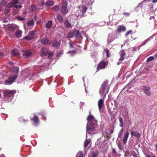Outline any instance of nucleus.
Masks as SVG:
<instances>
[{
    "mask_svg": "<svg viewBox=\"0 0 157 157\" xmlns=\"http://www.w3.org/2000/svg\"><path fill=\"white\" fill-rule=\"evenodd\" d=\"M11 54L13 56L19 57L20 56V53L15 49H13L11 51Z\"/></svg>",
    "mask_w": 157,
    "mask_h": 157,
    "instance_id": "f3484780",
    "label": "nucleus"
},
{
    "mask_svg": "<svg viewBox=\"0 0 157 157\" xmlns=\"http://www.w3.org/2000/svg\"><path fill=\"white\" fill-rule=\"evenodd\" d=\"M35 35V31L34 30H32L29 32L28 35L24 38L27 40H30L33 38Z\"/></svg>",
    "mask_w": 157,
    "mask_h": 157,
    "instance_id": "6e6552de",
    "label": "nucleus"
},
{
    "mask_svg": "<svg viewBox=\"0 0 157 157\" xmlns=\"http://www.w3.org/2000/svg\"><path fill=\"white\" fill-rule=\"evenodd\" d=\"M5 96L8 98H9L13 96L15 93V91L13 90H5L4 92Z\"/></svg>",
    "mask_w": 157,
    "mask_h": 157,
    "instance_id": "9d476101",
    "label": "nucleus"
},
{
    "mask_svg": "<svg viewBox=\"0 0 157 157\" xmlns=\"http://www.w3.org/2000/svg\"><path fill=\"white\" fill-rule=\"evenodd\" d=\"M51 44L52 47H55L56 48H58L60 45V44L57 41H55L54 43L52 42Z\"/></svg>",
    "mask_w": 157,
    "mask_h": 157,
    "instance_id": "4be33fe9",
    "label": "nucleus"
},
{
    "mask_svg": "<svg viewBox=\"0 0 157 157\" xmlns=\"http://www.w3.org/2000/svg\"><path fill=\"white\" fill-rule=\"evenodd\" d=\"M142 87V90L144 91V92L146 95L148 96H149L151 95V88L150 87L145 86H143Z\"/></svg>",
    "mask_w": 157,
    "mask_h": 157,
    "instance_id": "1a4fd4ad",
    "label": "nucleus"
},
{
    "mask_svg": "<svg viewBox=\"0 0 157 157\" xmlns=\"http://www.w3.org/2000/svg\"><path fill=\"white\" fill-rule=\"evenodd\" d=\"M120 57L119 59V61H122L124 59V56L126 55V53L124 50H121L119 52Z\"/></svg>",
    "mask_w": 157,
    "mask_h": 157,
    "instance_id": "ddd939ff",
    "label": "nucleus"
},
{
    "mask_svg": "<svg viewBox=\"0 0 157 157\" xmlns=\"http://www.w3.org/2000/svg\"><path fill=\"white\" fill-rule=\"evenodd\" d=\"M17 19L20 21H23L25 20V18L24 17H21L20 16H18Z\"/></svg>",
    "mask_w": 157,
    "mask_h": 157,
    "instance_id": "49530a36",
    "label": "nucleus"
},
{
    "mask_svg": "<svg viewBox=\"0 0 157 157\" xmlns=\"http://www.w3.org/2000/svg\"><path fill=\"white\" fill-rule=\"evenodd\" d=\"M31 120L33 121L35 123H37L39 122V120L37 116L34 115L33 118H31Z\"/></svg>",
    "mask_w": 157,
    "mask_h": 157,
    "instance_id": "b1692460",
    "label": "nucleus"
},
{
    "mask_svg": "<svg viewBox=\"0 0 157 157\" xmlns=\"http://www.w3.org/2000/svg\"><path fill=\"white\" fill-rule=\"evenodd\" d=\"M87 120L88 122H93V121L94 120V118L93 116L92 115H90L88 116Z\"/></svg>",
    "mask_w": 157,
    "mask_h": 157,
    "instance_id": "393cba45",
    "label": "nucleus"
},
{
    "mask_svg": "<svg viewBox=\"0 0 157 157\" xmlns=\"http://www.w3.org/2000/svg\"><path fill=\"white\" fill-rule=\"evenodd\" d=\"M146 157H151L149 155H146Z\"/></svg>",
    "mask_w": 157,
    "mask_h": 157,
    "instance_id": "69168bd1",
    "label": "nucleus"
},
{
    "mask_svg": "<svg viewBox=\"0 0 157 157\" xmlns=\"http://www.w3.org/2000/svg\"><path fill=\"white\" fill-rule=\"evenodd\" d=\"M119 121L120 123V126L121 127H123V119L121 117H120L119 118Z\"/></svg>",
    "mask_w": 157,
    "mask_h": 157,
    "instance_id": "f704fd0d",
    "label": "nucleus"
},
{
    "mask_svg": "<svg viewBox=\"0 0 157 157\" xmlns=\"http://www.w3.org/2000/svg\"><path fill=\"white\" fill-rule=\"evenodd\" d=\"M123 14L125 16H128L130 15V13L127 12H124Z\"/></svg>",
    "mask_w": 157,
    "mask_h": 157,
    "instance_id": "3c124183",
    "label": "nucleus"
},
{
    "mask_svg": "<svg viewBox=\"0 0 157 157\" xmlns=\"http://www.w3.org/2000/svg\"><path fill=\"white\" fill-rule=\"evenodd\" d=\"M112 152L114 155H117V153L116 151V150L114 148H112Z\"/></svg>",
    "mask_w": 157,
    "mask_h": 157,
    "instance_id": "de8ad7c7",
    "label": "nucleus"
},
{
    "mask_svg": "<svg viewBox=\"0 0 157 157\" xmlns=\"http://www.w3.org/2000/svg\"><path fill=\"white\" fill-rule=\"evenodd\" d=\"M24 14H26L27 13L26 12H24Z\"/></svg>",
    "mask_w": 157,
    "mask_h": 157,
    "instance_id": "338daca9",
    "label": "nucleus"
},
{
    "mask_svg": "<svg viewBox=\"0 0 157 157\" xmlns=\"http://www.w3.org/2000/svg\"><path fill=\"white\" fill-rule=\"evenodd\" d=\"M54 4V3L53 1H49L46 2L44 5L47 6H53Z\"/></svg>",
    "mask_w": 157,
    "mask_h": 157,
    "instance_id": "bb28decb",
    "label": "nucleus"
},
{
    "mask_svg": "<svg viewBox=\"0 0 157 157\" xmlns=\"http://www.w3.org/2000/svg\"><path fill=\"white\" fill-rule=\"evenodd\" d=\"M69 44L70 48H74V45H75V44L73 42H69Z\"/></svg>",
    "mask_w": 157,
    "mask_h": 157,
    "instance_id": "a19ab883",
    "label": "nucleus"
},
{
    "mask_svg": "<svg viewBox=\"0 0 157 157\" xmlns=\"http://www.w3.org/2000/svg\"><path fill=\"white\" fill-rule=\"evenodd\" d=\"M4 54L3 52H0V56H3Z\"/></svg>",
    "mask_w": 157,
    "mask_h": 157,
    "instance_id": "bf43d9fd",
    "label": "nucleus"
},
{
    "mask_svg": "<svg viewBox=\"0 0 157 157\" xmlns=\"http://www.w3.org/2000/svg\"><path fill=\"white\" fill-rule=\"evenodd\" d=\"M34 22L33 20H30L27 23V25L29 26H32L34 24Z\"/></svg>",
    "mask_w": 157,
    "mask_h": 157,
    "instance_id": "e433bc0d",
    "label": "nucleus"
},
{
    "mask_svg": "<svg viewBox=\"0 0 157 157\" xmlns=\"http://www.w3.org/2000/svg\"><path fill=\"white\" fill-rule=\"evenodd\" d=\"M11 70L13 72L18 73L19 71V69L18 67H13Z\"/></svg>",
    "mask_w": 157,
    "mask_h": 157,
    "instance_id": "72a5a7b5",
    "label": "nucleus"
},
{
    "mask_svg": "<svg viewBox=\"0 0 157 157\" xmlns=\"http://www.w3.org/2000/svg\"><path fill=\"white\" fill-rule=\"evenodd\" d=\"M82 2L87 5H91L93 3V2L91 1V0H82Z\"/></svg>",
    "mask_w": 157,
    "mask_h": 157,
    "instance_id": "c85d7f7f",
    "label": "nucleus"
},
{
    "mask_svg": "<svg viewBox=\"0 0 157 157\" xmlns=\"http://www.w3.org/2000/svg\"><path fill=\"white\" fill-rule=\"evenodd\" d=\"M74 36V33L73 31L69 32L68 34V37L69 38H72L73 36Z\"/></svg>",
    "mask_w": 157,
    "mask_h": 157,
    "instance_id": "2f4dec72",
    "label": "nucleus"
},
{
    "mask_svg": "<svg viewBox=\"0 0 157 157\" xmlns=\"http://www.w3.org/2000/svg\"><path fill=\"white\" fill-rule=\"evenodd\" d=\"M41 43L42 44L51 45L52 42L49 40L48 39L44 38L41 40Z\"/></svg>",
    "mask_w": 157,
    "mask_h": 157,
    "instance_id": "f8f14e48",
    "label": "nucleus"
},
{
    "mask_svg": "<svg viewBox=\"0 0 157 157\" xmlns=\"http://www.w3.org/2000/svg\"><path fill=\"white\" fill-rule=\"evenodd\" d=\"M17 75L11 76H10L7 80L5 82V84L6 85H10L17 78Z\"/></svg>",
    "mask_w": 157,
    "mask_h": 157,
    "instance_id": "20e7f679",
    "label": "nucleus"
},
{
    "mask_svg": "<svg viewBox=\"0 0 157 157\" xmlns=\"http://www.w3.org/2000/svg\"><path fill=\"white\" fill-rule=\"evenodd\" d=\"M6 4V2L5 0H3L1 1V5H2L3 6H4Z\"/></svg>",
    "mask_w": 157,
    "mask_h": 157,
    "instance_id": "8fccbe9b",
    "label": "nucleus"
},
{
    "mask_svg": "<svg viewBox=\"0 0 157 157\" xmlns=\"http://www.w3.org/2000/svg\"><path fill=\"white\" fill-rule=\"evenodd\" d=\"M54 53L52 52H49L48 53V58L52 57L53 56Z\"/></svg>",
    "mask_w": 157,
    "mask_h": 157,
    "instance_id": "ea45409f",
    "label": "nucleus"
},
{
    "mask_svg": "<svg viewBox=\"0 0 157 157\" xmlns=\"http://www.w3.org/2000/svg\"><path fill=\"white\" fill-rule=\"evenodd\" d=\"M109 88L110 86L108 84V81H104L101 85L99 91L101 95H103L105 94L103 97L104 99L106 97V94L108 93Z\"/></svg>",
    "mask_w": 157,
    "mask_h": 157,
    "instance_id": "f257e3e1",
    "label": "nucleus"
},
{
    "mask_svg": "<svg viewBox=\"0 0 157 157\" xmlns=\"http://www.w3.org/2000/svg\"><path fill=\"white\" fill-rule=\"evenodd\" d=\"M57 20L60 23H63V19L62 16L59 14H58L57 15Z\"/></svg>",
    "mask_w": 157,
    "mask_h": 157,
    "instance_id": "5701e85b",
    "label": "nucleus"
},
{
    "mask_svg": "<svg viewBox=\"0 0 157 157\" xmlns=\"http://www.w3.org/2000/svg\"><path fill=\"white\" fill-rule=\"evenodd\" d=\"M125 27L122 25H120L118 26V29H117V31L118 33H120L121 31H124L126 30Z\"/></svg>",
    "mask_w": 157,
    "mask_h": 157,
    "instance_id": "aec40b11",
    "label": "nucleus"
},
{
    "mask_svg": "<svg viewBox=\"0 0 157 157\" xmlns=\"http://www.w3.org/2000/svg\"><path fill=\"white\" fill-rule=\"evenodd\" d=\"M131 35V37L133 40H135L136 39V38L135 36L134 35V34L132 33V30H130L129 31H128L125 34V36H128L129 34Z\"/></svg>",
    "mask_w": 157,
    "mask_h": 157,
    "instance_id": "6ab92c4d",
    "label": "nucleus"
},
{
    "mask_svg": "<svg viewBox=\"0 0 157 157\" xmlns=\"http://www.w3.org/2000/svg\"><path fill=\"white\" fill-rule=\"evenodd\" d=\"M73 32L74 33V36L75 37L77 38H79L82 37L81 34L79 31L77 30H73Z\"/></svg>",
    "mask_w": 157,
    "mask_h": 157,
    "instance_id": "dca6fc26",
    "label": "nucleus"
},
{
    "mask_svg": "<svg viewBox=\"0 0 157 157\" xmlns=\"http://www.w3.org/2000/svg\"><path fill=\"white\" fill-rule=\"evenodd\" d=\"M23 55L26 58H27L31 55L32 53L30 51H26L24 52Z\"/></svg>",
    "mask_w": 157,
    "mask_h": 157,
    "instance_id": "a878e982",
    "label": "nucleus"
},
{
    "mask_svg": "<svg viewBox=\"0 0 157 157\" xmlns=\"http://www.w3.org/2000/svg\"><path fill=\"white\" fill-rule=\"evenodd\" d=\"M59 9V6L56 5L52 8V10L53 11L55 12H56L58 11Z\"/></svg>",
    "mask_w": 157,
    "mask_h": 157,
    "instance_id": "c9c22d12",
    "label": "nucleus"
},
{
    "mask_svg": "<svg viewBox=\"0 0 157 157\" xmlns=\"http://www.w3.org/2000/svg\"><path fill=\"white\" fill-rule=\"evenodd\" d=\"M63 52H59L56 55V56L57 58L61 56L62 55Z\"/></svg>",
    "mask_w": 157,
    "mask_h": 157,
    "instance_id": "09e8293b",
    "label": "nucleus"
},
{
    "mask_svg": "<svg viewBox=\"0 0 157 157\" xmlns=\"http://www.w3.org/2000/svg\"><path fill=\"white\" fill-rule=\"evenodd\" d=\"M87 10V8L85 6H79L75 12V14L78 18H81L84 16V14Z\"/></svg>",
    "mask_w": 157,
    "mask_h": 157,
    "instance_id": "7ed1b4c3",
    "label": "nucleus"
},
{
    "mask_svg": "<svg viewBox=\"0 0 157 157\" xmlns=\"http://www.w3.org/2000/svg\"><path fill=\"white\" fill-rule=\"evenodd\" d=\"M104 52L106 53V56L107 58H109L110 56V54L109 52V51L108 49L106 48L104 50Z\"/></svg>",
    "mask_w": 157,
    "mask_h": 157,
    "instance_id": "58836bf2",
    "label": "nucleus"
},
{
    "mask_svg": "<svg viewBox=\"0 0 157 157\" xmlns=\"http://www.w3.org/2000/svg\"><path fill=\"white\" fill-rule=\"evenodd\" d=\"M155 18V17L154 16H151L150 17V19L151 20V19H153Z\"/></svg>",
    "mask_w": 157,
    "mask_h": 157,
    "instance_id": "052dcab7",
    "label": "nucleus"
},
{
    "mask_svg": "<svg viewBox=\"0 0 157 157\" xmlns=\"http://www.w3.org/2000/svg\"><path fill=\"white\" fill-rule=\"evenodd\" d=\"M157 0H153L152 1L153 3H156L157 2Z\"/></svg>",
    "mask_w": 157,
    "mask_h": 157,
    "instance_id": "e2e57ef3",
    "label": "nucleus"
},
{
    "mask_svg": "<svg viewBox=\"0 0 157 157\" xmlns=\"http://www.w3.org/2000/svg\"><path fill=\"white\" fill-rule=\"evenodd\" d=\"M48 49L47 48H42L40 53L41 56L42 57L46 56L48 55Z\"/></svg>",
    "mask_w": 157,
    "mask_h": 157,
    "instance_id": "9b49d317",
    "label": "nucleus"
},
{
    "mask_svg": "<svg viewBox=\"0 0 157 157\" xmlns=\"http://www.w3.org/2000/svg\"><path fill=\"white\" fill-rule=\"evenodd\" d=\"M123 132V129H121V130L120 131V132H121V133H122V132Z\"/></svg>",
    "mask_w": 157,
    "mask_h": 157,
    "instance_id": "0e129e2a",
    "label": "nucleus"
},
{
    "mask_svg": "<svg viewBox=\"0 0 157 157\" xmlns=\"http://www.w3.org/2000/svg\"><path fill=\"white\" fill-rule=\"evenodd\" d=\"M103 99H100L99 100L98 102V107L99 110H100L101 108L103 107L104 105V101Z\"/></svg>",
    "mask_w": 157,
    "mask_h": 157,
    "instance_id": "4468645a",
    "label": "nucleus"
},
{
    "mask_svg": "<svg viewBox=\"0 0 157 157\" xmlns=\"http://www.w3.org/2000/svg\"><path fill=\"white\" fill-rule=\"evenodd\" d=\"M22 32L21 31L19 30L17 31L15 33L16 36L18 37L19 38L21 35Z\"/></svg>",
    "mask_w": 157,
    "mask_h": 157,
    "instance_id": "c756f323",
    "label": "nucleus"
},
{
    "mask_svg": "<svg viewBox=\"0 0 157 157\" xmlns=\"http://www.w3.org/2000/svg\"><path fill=\"white\" fill-rule=\"evenodd\" d=\"M64 25L65 27L67 28H70L73 26V25H71L67 19L64 22Z\"/></svg>",
    "mask_w": 157,
    "mask_h": 157,
    "instance_id": "412c9836",
    "label": "nucleus"
},
{
    "mask_svg": "<svg viewBox=\"0 0 157 157\" xmlns=\"http://www.w3.org/2000/svg\"><path fill=\"white\" fill-rule=\"evenodd\" d=\"M133 157H138V155H137V154H136V153H135L133 155Z\"/></svg>",
    "mask_w": 157,
    "mask_h": 157,
    "instance_id": "4d7b16f0",
    "label": "nucleus"
},
{
    "mask_svg": "<svg viewBox=\"0 0 157 157\" xmlns=\"http://www.w3.org/2000/svg\"><path fill=\"white\" fill-rule=\"evenodd\" d=\"M10 8L6 9L5 10L4 13L5 15L7 14L10 11Z\"/></svg>",
    "mask_w": 157,
    "mask_h": 157,
    "instance_id": "a18cd8bd",
    "label": "nucleus"
},
{
    "mask_svg": "<svg viewBox=\"0 0 157 157\" xmlns=\"http://www.w3.org/2000/svg\"><path fill=\"white\" fill-rule=\"evenodd\" d=\"M68 53L71 54V55L73 56L74 55L77 53V52L75 50H74L72 51H70L68 52Z\"/></svg>",
    "mask_w": 157,
    "mask_h": 157,
    "instance_id": "4c0bfd02",
    "label": "nucleus"
},
{
    "mask_svg": "<svg viewBox=\"0 0 157 157\" xmlns=\"http://www.w3.org/2000/svg\"><path fill=\"white\" fill-rule=\"evenodd\" d=\"M129 132H127L125 134H124L122 139V142L124 144H126L127 140L129 136Z\"/></svg>",
    "mask_w": 157,
    "mask_h": 157,
    "instance_id": "2eb2a0df",
    "label": "nucleus"
},
{
    "mask_svg": "<svg viewBox=\"0 0 157 157\" xmlns=\"http://www.w3.org/2000/svg\"><path fill=\"white\" fill-rule=\"evenodd\" d=\"M36 10V7L34 6H32L30 7V10L32 11L33 12L35 11Z\"/></svg>",
    "mask_w": 157,
    "mask_h": 157,
    "instance_id": "37998d69",
    "label": "nucleus"
},
{
    "mask_svg": "<svg viewBox=\"0 0 157 157\" xmlns=\"http://www.w3.org/2000/svg\"><path fill=\"white\" fill-rule=\"evenodd\" d=\"M107 62H105L104 61H101L98 64L97 67V71H98L101 69H103L105 68L106 66L108 65Z\"/></svg>",
    "mask_w": 157,
    "mask_h": 157,
    "instance_id": "423d86ee",
    "label": "nucleus"
},
{
    "mask_svg": "<svg viewBox=\"0 0 157 157\" xmlns=\"http://www.w3.org/2000/svg\"><path fill=\"white\" fill-rule=\"evenodd\" d=\"M52 24V21H49L46 24V27L47 29H49L51 28Z\"/></svg>",
    "mask_w": 157,
    "mask_h": 157,
    "instance_id": "cd10ccee",
    "label": "nucleus"
},
{
    "mask_svg": "<svg viewBox=\"0 0 157 157\" xmlns=\"http://www.w3.org/2000/svg\"><path fill=\"white\" fill-rule=\"evenodd\" d=\"M90 139H86L85 140L84 144V147L85 148H86L88 144L90 143Z\"/></svg>",
    "mask_w": 157,
    "mask_h": 157,
    "instance_id": "7c9ffc66",
    "label": "nucleus"
},
{
    "mask_svg": "<svg viewBox=\"0 0 157 157\" xmlns=\"http://www.w3.org/2000/svg\"><path fill=\"white\" fill-rule=\"evenodd\" d=\"M18 2L17 1H13L11 3H9L7 6V7L9 8H10L11 7L13 6H14L16 8H21L22 7L21 5H17V4H18Z\"/></svg>",
    "mask_w": 157,
    "mask_h": 157,
    "instance_id": "0eeeda50",
    "label": "nucleus"
},
{
    "mask_svg": "<svg viewBox=\"0 0 157 157\" xmlns=\"http://www.w3.org/2000/svg\"><path fill=\"white\" fill-rule=\"evenodd\" d=\"M122 133L121 132H120L118 134V137H119L120 136H121L122 135Z\"/></svg>",
    "mask_w": 157,
    "mask_h": 157,
    "instance_id": "5fc2aeb1",
    "label": "nucleus"
},
{
    "mask_svg": "<svg viewBox=\"0 0 157 157\" xmlns=\"http://www.w3.org/2000/svg\"><path fill=\"white\" fill-rule=\"evenodd\" d=\"M76 157H83V153L81 152H78L76 155Z\"/></svg>",
    "mask_w": 157,
    "mask_h": 157,
    "instance_id": "79ce46f5",
    "label": "nucleus"
},
{
    "mask_svg": "<svg viewBox=\"0 0 157 157\" xmlns=\"http://www.w3.org/2000/svg\"><path fill=\"white\" fill-rule=\"evenodd\" d=\"M42 117L44 118V120H45L46 119V117H45L44 115V114L42 115Z\"/></svg>",
    "mask_w": 157,
    "mask_h": 157,
    "instance_id": "13d9d810",
    "label": "nucleus"
},
{
    "mask_svg": "<svg viewBox=\"0 0 157 157\" xmlns=\"http://www.w3.org/2000/svg\"><path fill=\"white\" fill-rule=\"evenodd\" d=\"M118 147L120 149V150L121 149V147H122V146L121 145V144H118Z\"/></svg>",
    "mask_w": 157,
    "mask_h": 157,
    "instance_id": "603ef678",
    "label": "nucleus"
},
{
    "mask_svg": "<svg viewBox=\"0 0 157 157\" xmlns=\"http://www.w3.org/2000/svg\"><path fill=\"white\" fill-rule=\"evenodd\" d=\"M131 136H134L139 138L140 137V135L138 132H135L134 131H132L131 132Z\"/></svg>",
    "mask_w": 157,
    "mask_h": 157,
    "instance_id": "a211bd4d",
    "label": "nucleus"
},
{
    "mask_svg": "<svg viewBox=\"0 0 157 157\" xmlns=\"http://www.w3.org/2000/svg\"><path fill=\"white\" fill-rule=\"evenodd\" d=\"M97 127L96 123L93 122H89L87 124L86 133L93 135L96 133L95 128Z\"/></svg>",
    "mask_w": 157,
    "mask_h": 157,
    "instance_id": "f03ea898",
    "label": "nucleus"
},
{
    "mask_svg": "<svg viewBox=\"0 0 157 157\" xmlns=\"http://www.w3.org/2000/svg\"><path fill=\"white\" fill-rule=\"evenodd\" d=\"M155 149H156L155 150L157 152V144H155Z\"/></svg>",
    "mask_w": 157,
    "mask_h": 157,
    "instance_id": "680f3d73",
    "label": "nucleus"
},
{
    "mask_svg": "<svg viewBox=\"0 0 157 157\" xmlns=\"http://www.w3.org/2000/svg\"><path fill=\"white\" fill-rule=\"evenodd\" d=\"M67 6V3L66 1L63 0L62 6L61 8V12L62 13L66 14L68 13Z\"/></svg>",
    "mask_w": 157,
    "mask_h": 157,
    "instance_id": "39448f33",
    "label": "nucleus"
},
{
    "mask_svg": "<svg viewBox=\"0 0 157 157\" xmlns=\"http://www.w3.org/2000/svg\"><path fill=\"white\" fill-rule=\"evenodd\" d=\"M92 157H97V155L95 153H93L92 155Z\"/></svg>",
    "mask_w": 157,
    "mask_h": 157,
    "instance_id": "6e6d98bb",
    "label": "nucleus"
},
{
    "mask_svg": "<svg viewBox=\"0 0 157 157\" xmlns=\"http://www.w3.org/2000/svg\"><path fill=\"white\" fill-rule=\"evenodd\" d=\"M154 59V57L153 56H150L149 57L147 60V62H149L150 61Z\"/></svg>",
    "mask_w": 157,
    "mask_h": 157,
    "instance_id": "c03bdc74",
    "label": "nucleus"
},
{
    "mask_svg": "<svg viewBox=\"0 0 157 157\" xmlns=\"http://www.w3.org/2000/svg\"><path fill=\"white\" fill-rule=\"evenodd\" d=\"M7 29L8 30L12 32L14 31L15 30L14 27L11 25H8L7 27Z\"/></svg>",
    "mask_w": 157,
    "mask_h": 157,
    "instance_id": "473e14b6",
    "label": "nucleus"
},
{
    "mask_svg": "<svg viewBox=\"0 0 157 157\" xmlns=\"http://www.w3.org/2000/svg\"><path fill=\"white\" fill-rule=\"evenodd\" d=\"M8 63L10 65H12L13 64V63L11 61H9L8 62Z\"/></svg>",
    "mask_w": 157,
    "mask_h": 157,
    "instance_id": "864d4df0",
    "label": "nucleus"
},
{
    "mask_svg": "<svg viewBox=\"0 0 157 157\" xmlns=\"http://www.w3.org/2000/svg\"><path fill=\"white\" fill-rule=\"evenodd\" d=\"M108 157H112V156L110 155H108Z\"/></svg>",
    "mask_w": 157,
    "mask_h": 157,
    "instance_id": "774afa93",
    "label": "nucleus"
}]
</instances>
